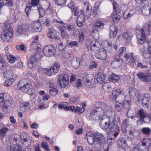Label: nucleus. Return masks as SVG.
Segmentation results:
<instances>
[{"instance_id": "f257e3e1", "label": "nucleus", "mask_w": 151, "mask_h": 151, "mask_svg": "<svg viewBox=\"0 0 151 151\" xmlns=\"http://www.w3.org/2000/svg\"><path fill=\"white\" fill-rule=\"evenodd\" d=\"M100 121V125L102 129L105 130L109 128L111 132L119 130L120 120L117 116H114L111 123L109 117L107 116H102Z\"/></svg>"}, {"instance_id": "f03ea898", "label": "nucleus", "mask_w": 151, "mask_h": 151, "mask_svg": "<svg viewBox=\"0 0 151 151\" xmlns=\"http://www.w3.org/2000/svg\"><path fill=\"white\" fill-rule=\"evenodd\" d=\"M19 89L23 92L32 95L35 92V89L32 87L31 81L28 78L21 79L18 84Z\"/></svg>"}, {"instance_id": "7ed1b4c3", "label": "nucleus", "mask_w": 151, "mask_h": 151, "mask_svg": "<svg viewBox=\"0 0 151 151\" xmlns=\"http://www.w3.org/2000/svg\"><path fill=\"white\" fill-rule=\"evenodd\" d=\"M96 111H99V116L101 117L104 116H111L113 113L112 111V109L110 107L108 106L106 104H102L100 105V107L96 108V110H94L92 111L91 113V116L93 118V119H96L98 118V116H94V112Z\"/></svg>"}, {"instance_id": "20e7f679", "label": "nucleus", "mask_w": 151, "mask_h": 151, "mask_svg": "<svg viewBox=\"0 0 151 151\" xmlns=\"http://www.w3.org/2000/svg\"><path fill=\"white\" fill-rule=\"evenodd\" d=\"M17 138L14 137L9 138L7 140V145L10 147V151H22V147L20 145H16Z\"/></svg>"}, {"instance_id": "39448f33", "label": "nucleus", "mask_w": 151, "mask_h": 151, "mask_svg": "<svg viewBox=\"0 0 151 151\" xmlns=\"http://www.w3.org/2000/svg\"><path fill=\"white\" fill-rule=\"evenodd\" d=\"M42 52H37L34 55H31L28 61V66L30 69L35 68L38 64V60L42 56Z\"/></svg>"}, {"instance_id": "423d86ee", "label": "nucleus", "mask_w": 151, "mask_h": 151, "mask_svg": "<svg viewBox=\"0 0 151 151\" xmlns=\"http://www.w3.org/2000/svg\"><path fill=\"white\" fill-rule=\"evenodd\" d=\"M13 29L12 27H9L7 29H5L1 35L2 39L6 42L10 40L13 36Z\"/></svg>"}, {"instance_id": "0eeeda50", "label": "nucleus", "mask_w": 151, "mask_h": 151, "mask_svg": "<svg viewBox=\"0 0 151 151\" xmlns=\"http://www.w3.org/2000/svg\"><path fill=\"white\" fill-rule=\"evenodd\" d=\"M145 28V27L143 26L137 30L136 37L138 42L140 44H143L145 41L146 36L144 30Z\"/></svg>"}, {"instance_id": "6e6552de", "label": "nucleus", "mask_w": 151, "mask_h": 151, "mask_svg": "<svg viewBox=\"0 0 151 151\" xmlns=\"http://www.w3.org/2000/svg\"><path fill=\"white\" fill-rule=\"evenodd\" d=\"M151 144V141L149 139H144L137 145L138 150L139 151H148V147L150 146Z\"/></svg>"}, {"instance_id": "1a4fd4ad", "label": "nucleus", "mask_w": 151, "mask_h": 151, "mask_svg": "<svg viewBox=\"0 0 151 151\" xmlns=\"http://www.w3.org/2000/svg\"><path fill=\"white\" fill-rule=\"evenodd\" d=\"M138 100L139 101H141V104L143 106L148 108L150 105L149 101L151 100V97L149 94L146 93L140 96Z\"/></svg>"}, {"instance_id": "9d476101", "label": "nucleus", "mask_w": 151, "mask_h": 151, "mask_svg": "<svg viewBox=\"0 0 151 151\" xmlns=\"http://www.w3.org/2000/svg\"><path fill=\"white\" fill-rule=\"evenodd\" d=\"M58 81L60 86L65 88L69 83V76L67 74H61L59 76Z\"/></svg>"}, {"instance_id": "9b49d317", "label": "nucleus", "mask_w": 151, "mask_h": 151, "mask_svg": "<svg viewBox=\"0 0 151 151\" xmlns=\"http://www.w3.org/2000/svg\"><path fill=\"white\" fill-rule=\"evenodd\" d=\"M124 57L126 61H128L129 63L133 66L136 65V57L132 52L127 53L125 54Z\"/></svg>"}, {"instance_id": "f8f14e48", "label": "nucleus", "mask_w": 151, "mask_h": 151, "mask_svg": "<svg viewBox=\"0 0 151 151\" xmlns=\"http://www.w3.org/2000/svg\"><path fill=\"white\" fill-rule=\"evenodd\" d=\"M43 52L47 56H52L55 53V49L54 47L48 45L44 47Z\"/></svg>"}, {"instance_id": "ddd939ff", "label": "nucleus", "mask_w": 151, "mask_h": 151, "mask_svg": "<svg viewBox=\"0 0 151 151\" xmlns=\"http://www.w3.org/2000/svg\"><path fill=\"white\" fill-rule=\"evenodd\" d=\"M104 24L101 21H96L94 25L95 30H93L92 31L93 35L97 37L98 35V32L102 29L104 26Z\"/></svg>"}, {"instance_id": "4468645a", "label": "nucleus", "mask_w": 151, "mask_h": 151, "mask_svg": "<svg viewBox=\"0 0 151 151\" xmlns=\"http://www.w3.org/2000/svg\"><path fill=\"white\" fill-rule=\"evenodd\" d=\"M139 78L142 81L149 82L151 80V74L149 73H145L143 72H139L137 74Z\"/></svg>"}, {"instance_id": "2eb2a0df", "label": "nucleus", "mask_w": 151, "mask_h": 151, "mask_svg": "<svg viewBox=\"0 0 151 151\" xmlns=\"http://www.w3.org/2000/svg\"><path fill=\"white\" fill-rule=\"evenodd\" d=\"M124 91L120 89H118L114 91L112 93V95L115 100L117 99H123L124 100Z\"/></svg>"}, {"instance_id": "dca6fc26", "label": "nucleus", "mask_w": 151, "mask_h": 151, "mask_svg": "<svg viewBox=\"0 0 151 151\" xmlns=\"http://www.w3.org/2000/svg\"><path fill=\"white\" fill-rule=\"evenodd\" d=\"M29 26L26 24H23L19 26L17 30L18 32L20 35L25 34L30 30Z\"/></svg>"}, {"instance_id": "f3484780", "label": "nucleus", "mask_w": 151, "mask_h": 151, "mask_svg": "<svg viewBox=\"0 0 151 151\" xmlns=\"http://www.w3.org/2000/svg\"><path fill=\"white\" fill-rule=\"evenodd\" d=\"M94 134V137L96 142L100 145L103 144L105 141V137L103 134L101 133L96 132Z\"/></svg>"}, {"instance_id": "a211bd4d", "label": "nucleus", "mask_w": 151, "mask_h": 151, "mask_svg": "<svg viewBox=\"0 0 151 151\" xmlns=\"http://www.w3.org/2000/svg\"><path fill=\"white\" fill-rule=\"evenodd\" d=\"M48 90L49 93L51 96H55L58 93V89L56 88L55 84L52 82L49 83Z\"/></svg>"}, {"instance_id": "6ab92c4d", "label": "nucleus", "mask_w": 151, "mask_h": 151, "mask_svg": "<svg viewBox=\"0 0 151 151\" xmlns=\"http://www.w3.org/2000/svg\"><path fill=\"white\" fill-rule=\"evenodd\" d=\"M139 114L140 119L143 120L144 122L147 123L150 121V119L149 117V115L145 112L144 110L141 109L139 112Z\"/></svg>"}, {"instance_id": "aec40b11", "label": "nucleus", "mask_w": 151, "mask_h": 151, "mask_svg": "<svg viewBox=\"0 0 151 151\" xmlns=\"http://www.w3.org/2000/svg\"><path fill=\"white\" fill-rule=\"evenodd\" d=\"M86 136L88 143L90 145H92L95 143L96 140L94 137V133L88 132L86 133Z\"/></svg>"}, {"instance_id": "412c9836", "label": "nucleus", "mask_w": 151, "mask_h": 151, "mask_svg": "<svg viewBox=\"0 0 151 151\" xmlns=\"http://www.w3.org/2000/svg\"><path fill=\"white\" fill-rule=\"evenodd\" d=\"M117 146L119 148L125 149L127 147L126 139L122 138L119 139L117 142Z\"/></svg>"}, {"instance_id": "4be33fe9", "label": "nucleus", "mask_w": 151, "mask_h": 151, "mask_svg": "<svg viewBox=\"0 0 151 151\" xmlns=\"http://www.w3.org/2000/svg\"><path fill=\"white\" fill-rule=\"evenodd\" d=\"M95 56L98 59L102 60H105L107 57L106 51L104 50L99 51L96 54Z\"/></svg>"}, {"instance_id": "5701e85b", "label": "nucleus", "mask_w": 151, "mask_h": 151, "mask_svg": "<svg viewBox=\"0 0 151 151\" xmlns=\"http://www.w3.org/2000/svg\"><path fill=\"white\" fill-rule=\"evenodd\" d=\"M32 27L33 30L37 32H40L41 30V24L37 21L35 22L32 24Z\"/></svg>"}, {"instance_id": "b1692460", "label": "nucleus", "mask_w": 151, "mask_h": 151, "mask_svg": "<svg viewBox=\"0 0 151 151\" xmlns=\"http://www.w3.org/2000/svg\"><path fill=\"white\" fill-rule=\"evenodd\" d=\"M124 97V106L126 108H129L131 102V99L128 95H125Z\"/></svg>"}, {"instance_id": "393cba45", "label": "nucleus", "mask_w": 151, "mask_h": 151, "mask_svg": "<svg viewBox=\"0 0 151 151\" xmlns=\"http://www.w3.org/2000/svg\"><path fill=\"white\" fill-rule=\"evenodd\" d=\"M118 29L116 25H113L110 27L109 35L111 38H114L116 36Z\"/></svg>"}, {"instance_id": "a878e982", "label": "nucleus", "mask_w": 151, "mask_h": 151, "mask_svg": "<svg viewBox=\"0 0 151 151\" xmlns=\"http://www.w3.org/2000/svg\"><path fill=\"white\" fill-rule=\"evenodd\" d=\"M68 6L71 9L72 12L74 13V15L75 16L78 15V8L75 6L74 2L72 1H70L68 4Z\"/></svg>"}, {"instance_id": "bb28decb", "label": "nucleus", "mask_w": 151, "mask_h": 151, "mask_svg": "<svg viewBox=\"0 0 151 151\" xmlns=\"http://www.w3.org/2000/svg\"><path fill=\"white\" fill-rule=\"evenodd\" d=\"M116 104L115 105V108L118 111H120L124 106V100L123 99H119L116 100Z\"/></svg>"}, {"instance_id": "cd10ccee", "label": "nucleus", "mask_w": 151, "mask_h": 151, "mask_svg": "<svg viewBox=\"0 0 151 151\" xmlns=\"http://www.w3.org/2000/svg\"><path fill=\"white\" fill-rule=\"evenodd\" d=\"M134 9L129 10L128 9L125 10L123 13V17L124 19H127L130 18L135 12Z\"/></svg>"}, {"instance_id": "c85d7f7f", "label": "nucleus", "mask_w": 151, "mask_h": 151, "mask_svg": "<svg viewBox=\"0 0 151 151\" xmlns=\"http://www.w3.org/2000/svg\"><path fill=\"white\" fill-rule=\"evenodd\" d=\"M105 79V76L103 74H98L94 78V81L95 83H102Z\"/></svg>"}, {"instance_id": "c756f323", "label": "nucleus", "mask_w": 151, "mask_h": 151, "mask_svg": "<svg viewBox=\"0 0 151 151\" xmlns=\"http://www.w3.org/2000/svg\"><path fill=\"white\" fill-rule=\"evenodd\" d=\"M85 16L84 14H81L79 15L77 19V23L79 27L83 26L84 22Z\"/></svg>"}, {"instance_id": "7c9ffc66", "label": "nucleus", "mask_w": 151, "mask_h": 151, "mask_svg": "<svg viewBox=\"0 0 151 151\" xmlns=\"http://www.w3.org/2000/svg\"><path fill=\"white\" fill-rule=\"evenodd\" d=\"M100 46V43L97 41H92L91 44V49L93 50H97Z\"/></svg>"}, {"instance_id": "2f4dec72", "label": "nucleus", "mask_w": 151, "mask_h": 151, "mask_svg": "<svg viewBox=\"0 0 151 151\" xmlns=\"http://www.w3.org/2000/svg\"><path fill=\"white\" fill-rule=\"evenodd\" d=\"M80 59L78 58H74L71 61V64L73 67L75 69L79 67L80 63Z\"/></svg>"}, {"instance_id": "473e14b6", "label": "nucleus", "mask_w": 151, "mask_h": 151, "mask_svg": "<svg viewBox=\"0 0 151 151\" xmlns=\"http://www.w3.org/2000/svg\"><path fill=\"white\" fill-rule=\"evenodd\" d=\"M31 47L32 49H35L37 52H40L41 45L40 43L33 41L31 44Z\"/></svg>"}, {"instance_id": "72a5a7b5", "label": "nucleus", "mask_w": 151, "mask_h": 151, "mask_svg": "<svg viewBox=\"0 0 151 151\" xmlns=\"http://www.w3.org/2000/svg\"><path fill=\"white\" fill-rule=\"evenodd\" d=\"M119 13H117L116 12H114L112 14V21L114 23H117L118 22L120 19V16L118 14Z\"/></svg>"}, {"instance_id": "f704fd0d", "label": "nucleus", "mask_w": 151, "mask_h": 151, "mask_svg": "<svg viewBox=\"0 0 151 151\" xmlns=\"http://www.w3.org/2000/svg\"><path fill=\"white\" fill-rule=\"evenodd\" d=\"M14 75L12 72L9 70H7L4 73L5 77L7 78H9L11 80H14L13 78Z\"/></svg>"}, {"instance_id": "c9c22d12", "label": "nucleus", "mask_w": 151, "mask_h": 151, "mask_svg": "<svg viewBox=\"0 0 151 151\" xmlns=\"http://www.w3.org/2000/svg\"><path fill=\"white\" fill-rule=\"evenodd\" d=\"M120 59L119 58H115L111 63L112 66L114 68H117L121 65Z\"/></svg>"}, {"instance_id": "e433bc0d", "label": "nucleus", "mask_w": 151, "mask_h": 151, "mask_svg": "<svg viewBox=\"0 0 151 151\" xmlns=\"http://www.w3.org/2000/svg\"><path fill=\"white\" fill-rule=\"evenodd\" d=\"M52 19V16L50 17V15H48L47 16L46 19L43 21L42 24L47 27H49L50 26V22Z\"/></svg>"}, {"instance_id": "4c0bfd02", "label": "nucleus", "mask_w": 151, "mask_h": 151, "mask_svg": "<svg viewBox=\"0 0 151 151\" xmlns=\"http://www.w3.org/2000/svg\"><path fill=\"white\" fill-rule=\"evenodd\" d=\"M13 101H12L6 100L4 103L3 107L4 109H9L11 108L13 104Z\"/></svg>"}, {"instance_id": "58836bf2", "label": "nucleus", "mask_w": 151, "mask_h": 151, "mask_svg": "<svg viewBox=\"0 0 151 151\" xmlns=\"http://www.w3.org/2000/svg\"><path fill=\"white\" fill-rule=\"evenodd\" d=\"M40 15V17H42L45 15V10L40 5H39L37 6Z\"/></svg>"}, {"instance_id": "ea45409f", "label": "nucleus", "mask_w": 151, "mask_h": 151, "mask_svg": "<svg viewBox=\"0 0 151 151\" xmlns=\"http://www.w3.org/2000/svg\"><path fill=\"white\" fill-rule=\"evenodd\" d=\"M118 130H116L115 131L111 132L110 133L108 136V139L109 140H113L116 137L118 134Z\"/></svg>"}, {"instance_id": "a19ab883", "label": "nucleus", "mask_w": 151, "mask_h": 151, "mask_svg": "<svg viewBox=\"0 0 151 151\" xmlns=\"http://www.w3.org/2000/svg\"><path fill=\"white\" fill-rule=\"evenodd\" d=\"M9 129L6 127H4L0 129V138L3 139Z\"/></svg>"}, {"instance_id": "79ce46f5", "label": "nucleus", "mask_w": 151, "mask_h": 151, "mask_svg": "<svg viewBox=\"0 0 151 151\" xmlns=\"http://www.w3.org/2000/svg\"><path fill=\"white\" fill-rule=\"evenodd\" d=\"M50 68L52 73H55L58 72L60 69V66L58 64L55 63Z\"/></svg>"}, {"instance_id": "37998d69", "label": "nucleus", "mask_w": 151, "mask_h": 151, "mask_svg": "<svg viewBox=\"0 0 151 151\" xmlns=\"http://www.w3.org/2000/svg\"><path fill=\"white\" fill-rule=\"evenodd\" d=\"M119 76L115 74H112L110 76L109 78V81L111 82H117L119 79Z\"/></svg>"}, {"instance_id": "c03bdc74", "label": "nucleus", "mask_w": 151, "mask_h": 151, "mask_svg": "<svg viewBox=\"0 0 151 151\" xmlns=\"http://www.w3.org/2000/svg\"><path fill=\"white\" fill-rule=\"evenodd\" d=\"M142 56L145 58H149L151 57V52L145 48L142 53Z\"/></svg>"}, {"instance_id": "a18cd8bd", "label": "nucleus", "mask_w": 151, "mask_h": 151, "mask_svg": "<svg viewBox=\"0 0 151 151\" xmlns=\"http://www.w3.org/2000/svg\"><path fill=\"white\" fill-rule=\"evenodd\" d=\"M22 106H21V109L22 111L26 112L29 108V104L27 102L24 103L22 105Z\"/></svg>"}, {"instance_id": "49530a36", "label": "nucleus", "mask_w": 151, "mask_h": 151, "mask_svg": "<svg viewBox=\"0 0 151 151\" xmlns=\"http://www.w3.org/2000/svg\"><path fill=\"white\" fill-rule=\"evenodd\" d=\"M132 35L131 33L129 32H126L124 33L122 37L126 40H130Z\"/></svg>"}, {"instance_id": "de8ad7c7", "label": "nucleus", "mask_w": 151, "mask_h": 151, "mask_svg": "<svg viewBox=\"0 0 151 151\" xmlns=\"http://www.w3.org/2000/svg\"><path fill=\"white\" fill-rule=\"evenodd\" d=\"M42 71L47 76H51L52 73L50 70V69L43 68L42 69Z\"/></svg>"}, {"instance_id": "09e8293b", "label": "nucleus", "mask_w": 151, "mask_h": 151, "mask_svg": "<svg viewBox=\"0 0 151 151\" xmlns=\"http://www.w3.org/2000/svg\"><path fill=\"white\" fill-rule=\"evenodd\" d=\"M151 129L148 127H144L142 130V133L145 135H149L151 133Z\"/></svg>"}, {"instance_id": "8fccbe9b", "label": "nucleus", "mask_w": 151, "mask_h": 151, "mask_svg": "<svg viewBox=\"0 0 151 151\" xmlns=\"http://www.w3.org/2000/svg\"><path fill=\"white\" fill-rule=\"evenodd\" d=\"M93 75L91 74L87 76L86 84L87 86H89L91 84V81L93 79Z\"/></svg>"}, {"instance_id": "3c124183", "label": "nucleus", "mask_w": 151, "mask_h": 151, "mask_svg": "<svg viewBox=\"0 0 151 151\" xmlns=\"http://www.w3.org/2000/svg\"><path fill=\"white\" fill-rule=\"evenodd\" d=\"M96 110V109H93L91 111V113H90V117L91 118H92L94 120H100L101 119V118H102V116H101V117L99 116V111H96V112H94V113H93V114H95L94 115V116L96 117V116H98V119H93V117L91 116V113H92V111H93Z\"/></svg>"}, {"instance_id": "603ef678", "label": "nucleus", "mask_w": 151, "mask_h": 151, "mask_svg": "<svg viewBox=\"0 0 151 151\" xmlns=\"http://www.w3.org/2000/svg\"><path fill=\"white\" fill-rule=\"evenodd\" d=\"M55 33V31H50L48 33L47 36L50 39H55L57 38Z\"/></svg>"}, {"instance_id": "864d4df0", "label": "nucleus", "mask_w": 151, "mask_h": 151, "mask_svg": "<svg viewBox=\"0 0 151 151\" xmlns=\"http://www.w3.org/2000/svg\"><path fill=\"white\" fill-rule=\"evenodd\" d=\"M137 90L133 88H130L129 90V94L132 96H135L137 94Z\"/></svg>"}, {"instance_id": "5fc2aeb1", "label": "nucleus", "mask_w": 151, "mask_h": 151, "mask_svg": "<svg viewBox=\"0 0 151 151\" xmlns=\"http://www.w3.org/2000/svg\"><path fill=\"white\" fill-rule=\"evenodd\" d=\"M6 65L4 60L1 59L0 61V68L4 70L6 68Z\"/></svg>"}, {"instance_id": "6e6d98bb", "label": "nucleus", "mask_w": 151, "mask_h": 151, "mask_svg": "<svg viewBox=\"0 0 151 151\" xmlns=\"http://www.w3.org/2000/svg\"><path fill=\"white\" fill-rule=\"evenodd\" d=\"M102 88L105 91L109 92V89L110 88L111 86L109 83H106L103 85Z\"/></svg>"}, {"instance_id": "4d7b16f0", "label": "nucleus", "mask_w": 151, "mask_h": 151, "mask_svg": "<svg viewBox=\"0 0 151 151\" xmlns=\"http://www.w3.org/2000/svg\"><path fill=\"white\" fill-rule=\"evenodd\" d=\"M147 63L138 62L137 64V66L139 67L142 68H148Z\"/></svg>"}, {"instance_id": "13d9d810", "label": "nucleus", "mask_w": 151, "mask_h": 151, "mask_svg": "<svg viewBox=\"0 0 151 151\" xmlns=\"http://www.w3.org/2000/svg\"><path fill=\"white\" fill-rule=\"evenodd\" d=\"M144 48L148 50V51L151 52V40H149L147 42V45L145 46Z\"/></svg>"}, {"instance_id": "bf43d9fd", "label": "nucleus", "mask_w": 151, "mask_h": 151, "mask_svg": "<svg viewBox=\"0 0 151 151\" xmlns=\"http://www.w3.org/2000/svg\"><path fill=\"white\" fill-rule=\"evenodd\" d=\"M126 50V48L124 47H120L118 51V56L119 57H120L122 55V53L124 52Z\"/></svg>"}, {"instance_id": "052dcab7", "label": "nucleus", "mask_w": 151, "mask_h": 151, "mask_svg": "<svg viewBox=\"0 0 151 151\" xmlns=\"http://www.w3.org/2000/svg\"><path fill=\"white\" fill-rule=\"evenodd\" d=\"M14 80H11L9 78H8L5 82V84L6 86H11L12 83V81Z\"/></svg>"}, {"instance_id": "680f3d73", "label": "nucleus", "mask_w": 151, "mask_h": 151, "mask_svg": "<svg viewBox=\"0 0 151 151\" xmlns=\"http://www.w3.org/2000/svg\"><path fill=\"white\" fill-rule=\"evenodd\" d=\"M78 43L77 41H74L70 42L68 44V46L69 47H72L74 46L78 47Z\"/></svg>"}, {"instance_id": "e2e57ef3", "label": "nucleus", "mask_w": 151, "mask_h": 151, "mask_svg": "<svg viewBox=\"0 0 151 151\" xmlns=\"http://www.w3.org/2000/svg\"><path fill=\"white\" fill-rule=\"evenodd\" d=\"M41 146L42 147L44 148L46 151H49V149L47 143L46 142H42L41 144Z\"/></svg>"}, {"instance_id": "0e129e2a", "label": "nucleus", "mask_w": 151, "mask_h": 151, "mask_svg": "<svg viewBox=\"0 0 151 151\" xmlns=\"http://www.w3.org/2000/svg\"><path fill=\"white\" fill-rule=\"evenodd\" d=\"M113 5L114 12H116L117 13H119V9L117 7V6L116 3L114 2L113 3Z\"/></svg>"}, {"instance_id": "69168bd1", "label": "nucleus", "mask_w": 151, "mask_h": 151, "mask_svg": "<svg viewBox=\"0 0 151 151\" xmlns=\"http://www.w3.org/2000/svg\"><path fill=\"white\" fill-rule=\"evenodd\" d=\"M16 58L13 55L10 56L9 58V60L10 63H14L16 60Z\"/></svg>"}, {"instance_id": "338daca9", "label": "nucleus", "mask_w": 151, "mask_h": 151, "mask_svg": "<svg viewBox=\"0 0 151 151\" xmlns=\"http://www.w3.org/2000/svg\"><path fill=\"white\" fill-rule=\"evenodd\" d=\"M25 47V46L23 44L18 45L16 46V48L18 50H23Z\"/></svg>"}, {"instance_id": "774afa93", "label": "nucleus", "mask_w": 151, "mask_h": 151, "mask_svg": "<svg viewBox=\"0 0 151 151\" xmlns=\"http://www.w3.org/2000/svg\"><path fill=\"white\" fill-rule=\"evenodd\" d=\"M72 50H69L68 52H65L64 54V56L66 58L69 57L72 53Z\"/></svg>"}]
</instances>
